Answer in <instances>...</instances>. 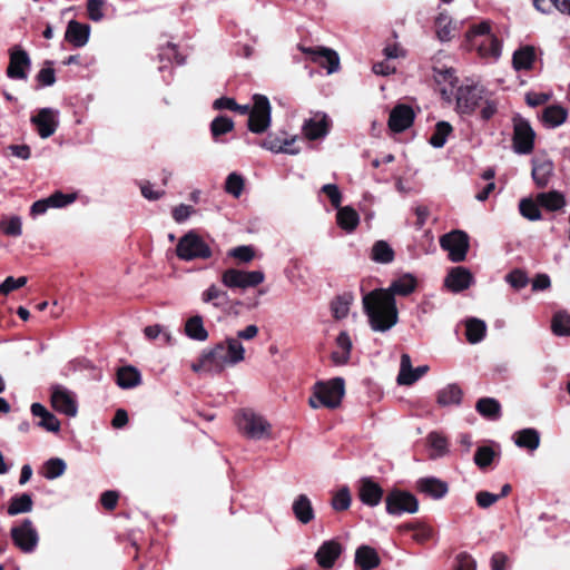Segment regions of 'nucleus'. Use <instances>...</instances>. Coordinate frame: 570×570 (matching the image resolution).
Returning <instances> with one entry per match:
<instances>
[{
    "label": "nucleus",
    "instance_id": "1",
    "mask_svg": "<svg viewBox=\"0 0 570 570\" xmlns=\"http://www.w3.org/2000/svg\"><path fill=\"white\" fill-rule=\"evenodd\" d=\"M362 303L372 331L384 333L397 324L399 309L395 297L383 288L366 293Z\"/></svg>",
    "mask_w": 570,
    "mask_h": 570
},
{
    "label": "nucleus",
    "instance_id": "2",
    "mask_svg": "<svg viewBox=\"0 0 570 570\" xmlns=\"http://www.w3.org/2000/svg\"><path fill=\"white\" fill-rule=\"evenodd\" d=\"M466 41L470 49L475 50L483 59L498 60L501 56V41L492 32L489 21L472 26L466 32Z\"/></svg>",
    "mask_w": 570,
    "mask_h": 570
},
{
    "label": "nucleus",
    "instance_id": "3",
    "mask_svg": "<svg viewBox=\"0 0 570 570\" xmlns=\"http://www.w3.org/2000/svg\"><path fill=\"white\" fill-rule=\"evenodd\" d=\"M345 393V383L342 377H335L327 382H318L314 386L313 396L309 397V405L313 409L325 406L335 409L341 404Z\"/></svg>",
    "mask_w": 570,
    "mask_h": 570
},
{
    "label": "nucleus",
    "instance_id": "4",
    "mask_svg": "<svg viewBox=\"0 0 570 570\" xmlns=\"http://www.w3.org/2000/svg\"><path fill=\"white\" fill-rule=\"evenodd\" d=\"M209 352L212 360H214V367L218 370V373L245 360V347L242 342L234 337H226L209 350Z\"/></svg>",
    "mask_w": 570,
    "mask_h": 570
},
{
    "label": "nucleus",
    "instance_id": "5",
    "mask_svg": "<svg viewBox=\"0 0 570 570\" xmlns=\"http://www.w3.org/2000/svg\"><path fill=\"white\" fill-rule=\"evenodd\" d=\"M239 431L248 439L263 440L271 435V424L262 415L250 411H242L236 420Z\"/></svg>",
    "mask_w": 570,
    "mask_h": 570
},
{
    "label": "nucleus",
    "instance_id": "6",
    "mask_svg": "<svg viewBox=\"0 0 570 570\" xmlns=\"http://www.w3.org/2000/svg\"><path fill=\"white\" fill-rule=\"evenodd\" d=\"M176 254L183 261L206 259L212 256V250L200 236L195 232H188L179 239Z\"/></svg>",
    "mask_w": 570,
    "mask_h": 570
},
{
    "label": "nucleus",
    "instance_id": "7",
    "mask_svg": "<svg viewBox=\"0 0 570 570\" xmlns=\"http://www.w3.org/2000/svg\"><path fill=\"white\" fill-rule=\"evenodd\" d=\"M272 107L264 95H254L253 106L248 117V129L254 134L265 132L272 120Z\"/></svg>",
    "mask_w": 570,
    "mask_h": 570
},
{
    "label": "nucleus",
    "instance_id": "8",
    "mask_svg": "<svg viewBox=\"0 0 570 570\" xmlns=\"http://www.w3.org/2000/svg\"><path fill=\"white\" fill-rule=\"evenodd\" d=\"M265 279V275L261 271H242L237 268H228L222 274V283L228 288H240L243 291L256 287Z\"/></svg>",
    "mask_w": 570,
    "mask_h": 570
},
{
    "label": "nucleus",
    "instance_id": "9",
    "mask_svg": "<svg viewBox=\"0 0 570 570\" xmlns=\"http://www.w3.org/2000/svg\"><path fill=\"white\" fill-rule=\"evenodd\" d=\"M440 246L449 253L452 262H463L470 247L469 236L461 229L452 230L440 238Z\"/></svg>",
    "mask_w": 570,
    "mask_h": 570
},
{
    "label": "nucleus",
    "instance_id": "10",
    "mask_svg": "<svg viewBox=\"0 0 570 570\" xmlns=\"http://www.w3.org/2000/svg\"><path fill=\"white\" fill-rule=\"evenodd\" d=\"M389 514L415 513L419 510L416 498L410 492L394 490L385 499Z\"/></svg>",
    "mask_w": 570,
    "mask_h": 570
},
{
    "label": "nucleus",
    "instance_id": "11",
    "mask_svg": "<svg viewBox=\"0 0 570 570\" xmlns=\"http://www.w3.org/2000/svg\"><path fill=\"white\" fill-rule=\"evenodd\" d=\"M11 538L14 544L23 552H32L38 544V532L31 520L24 519L18 527L11 529Z\"/></svg>",
    "mask_w": 570,
    "mask_h": 570
},
{
    "label": "nucleus",
    "instance_id": "12",
    "mask_svg": "<svg viewBox=\"0 0 570 570\" xmlns=\"http://www.w3.org/2000/svg\"><path fill=\"white\" fill-rule=\"evenodd\" d=\"M50 401L52 407L67 416L73 417L78 413L76 395L62 385L51 387Z\"/></svg>",
    "mask_w": 570,
    "mask_h": 570
},
{
    "label": "nucleus",
    "instance_id": "13",
    "mask_svg": "<svg viewBox=\"0 0 570 570\" xmlns=\"http://www.w3.org/2000/svg\"><path fill=\"white\" fill-rule=\"evenodd\" d=\"M484 96L483 88L479 86L461 87L458 91L456 105L462 114H471L482 105Z\"/></svg>",
    "mask_w": 570,
    "mask_h": 570
},
{
    "label": "nucleus",
    "instance_id": "14",
    "mask_svg": "<svg viewBox=\"0 0 570 570\" xmlns=\"http://www.w3.org/2000/svg\"><path fill=\"white\" fill-rule=\"evenodd\" d=\"M534 131L528 121L519 119L514 124L513 147L518 154H529L533 148Z\"/></svg>",
    "mask_w": 570,
    "mask_h": 570
},
{
    "label": "nucleus",
    "instance_id": "15",
    "mask_svg": "<svg viewBox=\"0 0 570 570\" xmlns=\"http://www.w3.org/2000/svg\"><path fill=\"white\" fill-rule=\"evenodd\" d=\"M301 50L309 55L314 62L320 63L322 67L327 69L328 73L336 72L340 69V57L336 51L328 48H304Z\"/></svg>",
    "mask_w": 570,
    "mask_h": 570
},
{
    "label": "nucleus",
    "instance_id": "16",
    "mask_svg": "<svg viewBox=\"0 0 570 570\" xmlns=\"http://www.w3.org/2000/svg\"><path fill=\"white\" fill-rule=\"evenodd\" d=\"M414 120V111L410 106L397 105L390 114L389 127L394 132L407 129Z\"/></svg>",
    "mask_w": 570,
    "mask_h": 570
},
{
    "label": "nucleus",
    "instance_id": "17",
    "mask_svg": "<svg viewBox=\"0 0 570 570\" xmlns=\"http://www.w3.org/2000/svg\"><path fill=\"white\" fill-rule=\"evenodd\" d=\"M429 366L421 365L416 368L412 367L411 357L407 354H402L400 372L397 375V383L400 385H411L428 373Z\"/></svg>",
    "mask_w": 570,
    "mask_h": 570
},
{
    "label": "nucleus",
    "instance_id": "18",
    "mask_svg": "<svg viewBox=\"0 0 570 570\" xmlns=\"http://www.w3.org/2000/svg\"><path fill=\"white\" fill-rule=\"evenodd\" d=\"M328 132V119L324 112H315L304 121L303 134L309 140L324 137Z\"/></svg>",
    "mask_w": 570,
    "mask_h": 570
},
{
    "label": "nucleus",
    "instance_id": "19",
    "mask_svg": "<svg viewBox=\"0 0 570 570\" xmlns=\"http://www.w3.org/2000/svg\"><path fill=\"white\" fill-rule=\"evenodd\" d=\"M342 546L336 540H328L321 544L315 553V559L320 567L324 569L332 568L342 553Z\"/></svg>",
    "mask_w": 570,
    "mask_h": 570
},
{
    "label": "nucleus",
    "instance_id": "20",
    "mask_svg": "<svg viewBox=\"0 0 570 570\" xmlns=\"http://www.w3.org/2000/svg\"><path fill=\"white\" fill-rule=\"evenodd\" d=\"M31 121L37 126L38 134L43 139L52 136L58 127L56 111L51 108H42L37 116L31 118Z\"/></svg>",
    "mask_w": 570,
    "mask_h": 570
},
{
    "label": "nucleus",
    "instance_id": "21",
    "mask_svg": "<svg viewBox=\"0 0 570 570\" xmlns=\"http://www.w3.org/2000/svg\"><path fill=\"white\" fill-rule=\"evenodd\" d=\"M472 282L473 275L468 268L462 266L453 267L444 281L445 286L454 293L469 288Z\"/></svg>",
    "mask_w": 570,
    "mask_h": 570
},
{
    "label": "nucleus",
    "instance_id": "22",
    "mask_svg": "<svg viewBox=\"0 0 570 570\" xmlns=\"http://www.w3.org/2000/svg\"><path fill=\"white\" fill-rule=\"evenodd\" d=\"M358 498L364 504L375 507L383 498V489L370 478H363L360 481Z\"/></svg>",
    "mask_w": 570,
    "mask_h": 570
},
{
    "label": "nucleus",
    "instance_id": "23",
    "mask_svg": "<svg viewBox=\"0 0 570 570\" xmlns=\"http://www.w3.org/2000/svg\"><path fill=\"white\" fill-rule=\"evenodd\" d=\"M336 348L331 353V360L336 366L346 365L351 358L353 347L347 332H341L335 340Z\"/></svg>",
    "mask_w": 570,
    "mask_h": 570
},
{
    "label": "nucleus",
    "instance_id": "24",
    "mask_svg": "<svg viewBox=\"0 0 570 570\" xmlns=\"http://www.w3.org/2000/svg\"><path fill=\"white\" fill-rule=\"evenodd\" d=\"M416 489L435 500L442 499L449 491L448 484L434 476L419 479L416 481Z\"/></svg>",
    "mask_w": 570,
    "mask_h": 570
},
{
    "label": "nucleus",
    "instance_id": "25",
    "mask_svg": "<svg viewBox=\"0 0 570 570\" xmlns=\"http://www.w3.org/2000/svg\"><path fill=\"white\" fill-rule=\"evenodd\" d=\"M292 511L295 519L302 524H308L315 519V511L311 499L302 493L292 503Z\"/></svg>",
    "mask_w": 570,
    "mask_h": 570
},
{
    "label": "nucleus",
    "instance_id": "26",
    "mask_svg": "<svg viewBox=\"0 0 570 570\" xmlns=\"http://www.w3.org/2000/svg\"><path fill=\"white\" fill-rule=\"evenodd\" d=\"M30 66V59L24 50H16L10 55L7 75L12 79H26V68Z\"/></svg>",
    "mask_w": 570,
    "mask_h": 570
},
{
    "label": "nucleus",
    "instance_id": "27",
    "mask_svg": "<svg viewBox=\"0 0 570 570\" xmlns=\"http://www.w3.org/2000/svg\"><path fill=\"white\" fill-rule=\"evenodd\" d=\"M90 36V26L80 23L76 20H70L67 30L65 33V38L68 42L72 43L75 47H83L87 45Z\"/></svg>",
    "mask_w": 570,
    "mask_h": 570
},
{
    "label": "nucleus",
    "instance_id": "28",
    "mask_svg": "<svg viewBox=\"0 0 570 570\" xmlns=\"http://www.w3.org/2000/svg\"><path fill=\"white\" fill-rule=\"evenodd\" d=\"M417 286V279L410 273L403 274L396 279L392 281L387 288H383L395 297V295L407 296L412 294Z\"/></svg>",
    "mask_w": 570,
    "mask_h": 570
},
{
    "label": "nucleus",
    "instance_id": "29",
    "mask_svg": "<svg viewBox=\"0 0 570 570\" xmlns=\"http://www.w3.org/2000/svg\"><path fill=\"white\" fill-rule=\"evenodd\" d=\"M532 165V177L537 186H547L553 174V163L547 157H535Z\"/></svg>",
    "mask_w": 570,
    "mask_h": 570
},
{
    "label": "nucleus",
    "instance_id": "30",
    "mask_svg": "<svg viewBox=\"0 0 570 570\" xmlns=\"http://www.w3.org/2000/svg\"><path fill=\"white\" fill-rule=\"evenodd\" d=\"M381 559L376 550L370 546H361L355 551V564L361 570H372L380 566Z\"/></svg>",
    "mask_w": 570,
    "mask_h": 570
},
{
    "label": "nucleus",
    "instance_id": "31",
    "mask_svg": "<svg viewBox=\"0 0 570 570\" xmlns=\"http://www.w3.org/2000/svg\"><path fill=\"white\" fill-rule=\"evenodd\" d=\"M31 413L33 416L40 417L38 423L39 426L49 431V432H58L60 430V422L56 417V415L49 412L42 404L32 403L31 404Z\"/></svg>",
    "mask_w": 570,
    "mask_h": 570
},
{
    "label": "nucleus",
    "instance_id": "32",
    "mask_svg": "<svg viewBox=\"0 0 570 570\" xmlns=\"http://www.w3.org/2000/svg\"><path fill=\"white\" fill-rule=\"evenodd\" d=\"M294 141L295 137L282 138L278 135H269L266 139L263 140L261 146L272 153L295 155L298 153V150L291 148Z\"/></svg>",
    "mask_w": 570,
    "mask_h": 570
},
{
    "label": "nucleus",
    "instance_id": "33",
    "mask_svg": "<svg viewBox=\"0 0 570 570\" xmlns=\"http://www.w3.org/2000/svg\"><path fill=\"white\" fill-rule=\"evenodd\" d=\"M535 49L531 46H523L514 51L512 65L517 71L530 70L535 61Z\"/></svg>",
    "mask_w": 570,
    "mask_h": 570
},
{
    "label": "nucleus",
    "instance_id": "34",
    "mask_svg": "<svg viewBox=\"0 0 570 570\" xmlns=\"http://www.w3.org/2000/svg\"><path fill=\"white\" fill-rule=\"evenodd\" d=\"M567 110L559 106L552 105L544 108L541 120L547 128H556L561 126L567 119Z\"/></svg>",
    "mask_w": 570,
    "mask_h": 570
},
{
    "label": "nucleus",
    "instance_id": "35",
    "mask_svg": "<svg viewBox=\"0 0 570 570\" xmlns=\"http://www.w3.org/2000/svg\"><path fill=\"white\" fill-rule=\"evenodd\" d=\"M141 375L134 366L120 367L117 372V384L119 387L128 390L139 385Z\"/></svg>",
    "mask_w": 570,
    "mask_h": 570
},
{
    "label": "nucleus",
    "instance_id": "36",
    "mask_svg": "<svg viewBox=\"0 0 570 570\" xmlns=\"http://www.w3.org/2000/svg\"><path fill=\"white\" fill-rule=\"evenodd\" d=\"M337 209V225L347 233L353 232L360 222V217L356 210L350 206L338 207Z\"/></svg>",
    "mask_w": 570,
    "mask_h": 570
},
{
    "label": "nucleus",
    "instance_id": "37",
    "mask_svg": "<svg viewBox=\"0 0 570 570\" xmlns=\"http://www.w3.org/2000/svg\"><path fill=\"white\" fill-rule=\"evenodd\" d=\"M514 443L519 448L528 449L529 451H534L540 445V434L535 429H523L515 433Z\"/></svg>",
    "mask_w": 570,
    "mask_h": 570
},
{
    "label": "nucleus",
    "instance_id": "38",
    "mask_svg": "<svg viewBox=\"0 0 570 570\" xmlns=\"http://www.w3.org/2000/svg\"><path fill=\"white\" fill-rule=\"evenodd\" d=\"M462 390L456 384H449L438 392L436 401L441 406L459 405L462 401Z\"/></svg>",
    "mask_w": 570,
    "mask_h": 570
},
{
    "label": "nucleus",
    "instance_id": "39",
    "mask_svg": "<svg viewBox=\"0 0 570 570\" xmlns=\"http://www.w3.org/2000/svg\"><path fill=\"white\" fill-rule=\"evenodd\" d=\"M185 333L189 338L200 342L208 338V332L204 327L203 317L199 315H194L186 321Z\"/></svg>",
    "mask_w": 570,
    "mask_h": 570
},
{
    "label": "nucleus",
    "instance_id": "40",
    "mask_svg": "<svg viewBox=\"0 0 570 570\" xmlns=\"http://www.w3.org/2000/svg\"><path fill=\"white\" fill-rule=\"evenodd\" d=\"M537 203L548 210L556 212L564 207L566 199L561 193L552 190L538 194Z\"/></svg>",
    "mask_w": 570,
    "mask_h": 570
},
{
    "label": "nucleus",
    "instance_id": "41",
    "mask_svg": "<svg viewBox=\"0 0 570 570\" xmlns=\"http://www.w3.org/2000/svg\"><path fill=\"white\" fill-rule=\"evenodd\" d=\"M465 327H466L465 335H466V340L469 343L476 344L484 338L485 332H487V325L482 320L474 318V317L469 318L465 322Z\"/></svg>",
    "mask_w": 570,
    "mask_h": 570
},
{
    "label": "nucleus",
    "instance_id": "42",
    "mask_svg": "<svg viewBox=\"0 0 570 570\" xmlns=\"http://www.w3.org/2000/svg\"><path fill=\"white\" fill-rule=\"evenodd\" d=\"M371 258L380 264H389L394 259V250L384 240H377L371 252Z\"/></svg>",
    "mask_w": 570,
    "mask_h": 570
},
{
    "label": "nucleus",
    "instance_id": "43",
    "mask_svg": "<svg viewBox=\"0 0 570 570\" xmlns=\"http://www.w3.org/2000/svg\"><path fill=\"white\" fill-rule=\"evenodd\" d=\"M32 499L30 494L22 493L20 495L13 497L8 507L9 515H17L20 513L30 512L32 510Z\"/></svg>",
    "mask_w": 570,
    "mask_h": 570
},
{
    "label": "nucleus",
    "instance_id": "44",
    "mask_svg": "<svg viewBox=\"0 0 570 570\" xmlns=\"http://www.w3.org/2000/svg\"><path fill=\"white\" fill-rule=\"evenodd\" d=\"M475 407H476V411L481 415H483L488 419L495 420L500 416L501 406H500V403L495 399H492V397L480 399L476 402Z\"/></svg>",
    "mask_w": 570,
    "mask_h": 570
},
{
    "label": "nucleus",
    "instance_id": "45",
    "mask_svg": "<svg viewBox=\"0 0 570 570\" xmlns=\"http://www.w3.org/2000/svg\"><path fill=\"white\" fill-rule=\"evenodd\" d=\"M228 299L227 292L220 289L217 285L212 284L207 289L202 293V302L205 304L212 303L215 307H220Z\"/></svg>",
    "mask_w": 570,
    "mask_h": 570
},
{
    "label": "nucleus",
    "instance_id": "46",
    "mask_svg": "<svg viewBox=\"0 0 570 570\" xmlns=\"http://www.w3.org/2000/svg\"><path fill=\"white\" fill-rule=\"evenodd\" d=\"M551 330L557 336H570V314L564 311L557 312L552 317Z\"/></svg>",
    "mask_w": 570,
    "mask_h": 570
},
{
    "label": "nucleus",
    "instance_id": "47",
    "mask_svg": "<svg viewBox=\"0 0 570 570\" xmlns=\"http://www.w3.org/2000/svg\"><path fill=\"white\" fill-rule=\"evenodd\" d=\"M67 469L66 462L60 458H51L43 464V476L47 480H55L61 476Z\"/></svg>",
    "mask_w": 570,
    "mask_h": 570
},
{
    "label": "nucleus",
    "instance_id": "48",
    "mask_svg": "<svg viewBox=\"0 0 570 570\" xmlns=\"http://www.w3.org/2000/svg\"><path fill=\"white\" fill-rule=\"evenodd\" d=\"M428 442L432 449V453L430 455L432 459L441 458L448 454V441L442 434L438 432L430 433L428 436Z\"/></svg>",
    "mask_w": 570,
    "mask_h": 570
},
{
    "label": "nucleus",
    "instance_id": "49",
    "mask_svg": "<svg viewBox=\"0 0 570 570\" xmlns=\"http://www.w3.org/2000/svg\"><path fill=\"white\" fill-rule=\"evenodd\" d=\"M452 132V126L446 121H439L435 125V130L430 137V144L434 148H441L445 145L448 137Z\"/></svg>",
    "mask_w": 570,
    "mask_h": 570
},
{
    "label": "nucleus",
    "instance_id": "50",
    "mask_svg": "<svg viewBox=\"0 0 570 570\" xmlns=\"http://www.w3.org/2000/svg\"><path fill=\"white\" fill-rule=\"evenodd\" d=\"M533 4L541 12H550L554 7L560 12L570 14V0H533Z\"/></svg>",
    "mask_w": 570,
    "mask_h": 570
},
{
    "label": "nucleus",
    "instance_id": "51",
    "mask_svg": "<svg viewBox=\"0 0 570 570\" xmlns=\"http://www.w3.org/2000/svg\"><path fill=\"white\" fill-rule=\"evenodd\" d=\"M352 497L347 487L337 490L332 498L331 507L335 511H345L351 507Z\"/></svg>",
    "mask_w": 570,
    "mask_h": 570
},
{
    "label": "nucleus",
    "instance_id": "52",
    "mask_svg": "<svg viewBox=\"0 0 570 570\" xmlns=\"http://www.w3.org/2000/svg\"><path fill=\"white\" fill-rule=\"evenodd\" d=\"M0 228L7 236L18 237L22 234V223L19 216L3 217Z\"/></svg>",
    "mask_w": 570,
    "mask_h": 570
},
{
    "label": "nucleus",
    "instance_id": "53",
    "mask_svg": "<svg viewBox=\"0 0 570 570\" xmlns=\"http://www.w3.org/2000/svg\"><path fill=\"white\" fill-rule=\"evenodd\" d=\"M352 301L353 296L351 294H344L336 297L332 303V312L334 317L337 320L346 317L350 312Z\"/></svg>",
    "mask_w": 570,
    "mask_h": 570
},
{
    "label": "nucleus",
    "instance_id": "54",
    "mask_svg": "<svg viewBox=\"0 0 570 570\" xmlns=\"http://www.w3.org/2000/svg\"><path fill=\"white\" fill-rule=\"evenodd\" d=\"M234 129V121L226 116H218L210 124V131L215 139Z\"/></svg>",
    "mask_w": 570,
    "mask_h": 570
},
{
    "label": "nucleus",
    "instance_id": "55",
    "mask_svg": "<svg viewBox=\"0 0 570 570\" xmlns=\"http://www.w3.org/2000/svg\"><path fill=\"white\" fill-rule=\"evenodd\" d=\"M435 27H436V36L441 41H450L452 38V22L450 18L444 14L440 13L439 17L435 20Z\"/></svg>",
    "mask_w": 570,
    "mask_h": 570
},
{
    "label": "nucleus",
    "instance_id": "56",
    "mask_svg": "<svg viewBox=\"0 0 570 570\" xmlns=\"http://www.w3.org/2000/svg\"><path fill=\"white\" fill-rule=\"evenodd\" d=\"M519 209L521 215L529 220H539L541 218L537 200L534 202L530 198H524L520 202Z\"/></svg>",
    "mask_w": 570,
    "mask_h": 570
},
{
    "label": "nucleus",
    "instance_id": "57",
    "mask_svg": "<svg viewBox=\"0 0 570 570\" xmlns=\"http://www.w3.org/2000/svg\"><path fill=\"white\" fill-rule=\"evenodd\" d=\"M225 190L238 198L244 190V178L237 173H230L225 181Z\"/></svg>",
    "mask_w": 570,
    "mask_h": 570
},
{
    "label": "nucleus",
    "instance_id": "58",
    "mask_svg": "<svg viewBox=\"0 0 570 570\" xmlns=\"http://www.w3.org/2000/svg\"><path fill=\"white\" fill-rule=\"evenodd\" d=\"M145 336L148 340H157L160 338L165 344H171L173 337L169 331H167L164 326L159 324L150 325L145 327L144 330Z\"/></svg>",
    "mask_w": 570,
    "mask_h": 570
},
{
    "label": "nucleus",
    "instance_id": "59",
    "mask_svg": "<svg viewBox=\"0 0 570 570\" xmlns=\"http://www.w3.org/2000/svg\"><path fill=\"white\" fill-rule=\"evenodd\" d=\"M77 199V195L72 194H63L62 191H55L49 197H47V202L49 203L51 208H62L70 204H72Z\"/></svg>",
    "mask_w": 570,
    "mask_h": 570
},
{
    "label": "nucleus",
    "instance_id": "60",
    "mask_svg": "<svg viewBox=\"0 0 570 570\" xmlns=\"http://www.w3.org/2000/svg\"><path fill=\"white\" fill-rule=\"evenodd\" d=\"M191 370L194 372H208V373H218V370L214 367V360H212V354L208 351H205L197 363L191 365Z\"/></svg>",
    "mask_w": 570,
    "mask_h": 570
},
{
    "label": "nucleus",
    "instance_id": "61",
    "mask_svg": "<svg viewBox=\"0 0 570 570\" xmlns=\"http://www.w3.org/2000/svg\"><path fill=\"white\" fill-rule=\"evenodd\" d=\"M494 455L495 453L490 446H480L475 452L474 463L484 469L492 463Z\"/></svg>",
    "mask_w": 570,
    "mask_h": 570
},
{
    "label": "nucleus",
    "instance_id": "62",
    "mask_svg": "<svg viewBox=\"0 0 570 570\" xmlns=\"http://www.w3.org/2000/svg\"><path fill=\"white\" fill-rule=\"evenodd\" d=\"M505 281L515 289H521L525 287L529 283L527 274L521 269H514L510 272L505 276Z\"/></svg>",
    "mask_w": 570,
    "mask_h": 570
},
{
    "label": "nucleus",
    "instance_id": "63",
    "mask_svg": "<svg viewBox=\"0 0 570 570\" xmlns=\"http://www.w3.org/2000/svg\"><path fill=\"white\" fill-rule=\"evenodd\" d=\"M104 0H88L87 11L92 21H100L104 18Z\"/></svg>",
    "mask_w": 570,
    "mask_h": 570
},
{
    "label": "nucleus",
    "instance_id": "64",
    "mask_svg": "<svg viewBox=\"0 0 570 570\" xmlns=\"http://www.w3.org/2000/svg\"><path fill=\"white\" fill-rule=\"evenodd\" d=\"M500 499H501V495H497V494L488 492V491H480L475 495V501H476L478 505L482 509L490 508Z\"/></svg>",
    "mask_w": 570,
    "mask_h": 570
}]
</instances>
